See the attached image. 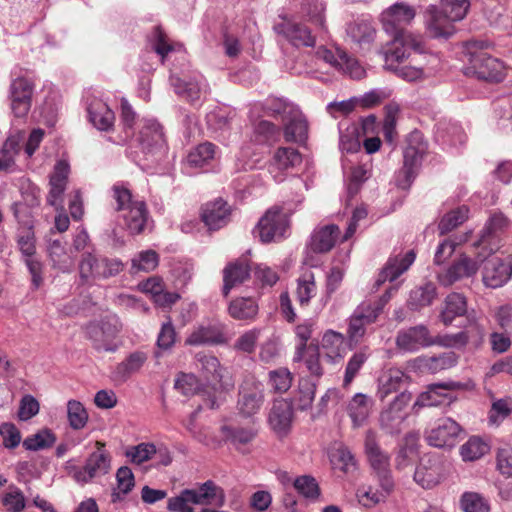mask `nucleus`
Instances as JSON below:
<instances>
[{"label":"nucleus","instance_id":"a19ab883","mask_svg":"<svg viewBox=\"0 0 512 512\" xmlns=\"http://www.w3.org/2000/svg\"><path fill=\"white\" fill-rule=\"evenodd\" d=\"M307 135V120L300 113L293 114L284 126V136L286 141L302 143L307 139Z\"/></svg>","mask_w":512,"mask_h":512},{"label":"nucleus","instance_id":"f257e3e1","mask_svg":"<svg viewBox=\"0 0 512 512\" xmlns=\"http://www.w3.org/2000/svg\"><path fill=\"white\" fill-rule=\"evenodd\" d=\"M425 51L421 36H407L392 40L384 52L385 67L406 81L423 77V63L419 61Z\"/></svg>","mask_w":512,"mask_h":512},{"label":"nucleus","instance_id":"de8ad7c7","mask_svg":"<svg viewBox=\"0 0 512 512\" xmlns=\"http://www.w3.org/2000/svg\"><path fill=\"white\" fill-rule=\"evenodd\" d=\"M369 348L365 347L357 352H355L350 359L348 360V363L346 365L345 369V375H344V381L343 385L347 387L352 383L354 378L357 376L358 372L364 365V363L369 358Z\"/></svg>","mask_w":512,"mask_h":512},{"label":"nucleus","instance_id":"aec40b11","mask_svg":"<svg viewBox=\"0 0 512 512\" xmlns=\"http://www.w3.org/2000/svg\"><path fill=\"white\" fill-rule=\"evenodd\" d=\"M479 269V263L466 256L461 255L445 271L438 273L437 279L440 285L450 287L454 283L474 276Z\"/></svg>","mask_w":512,"mask_h":512},{"label":"nucleus","instance_id":"864d4df0","mask_svg":"<svg viewBox=\"0 0 512 512\" xmlns=\"http://www.w3.org/2000/svg\"><path fill=\"white\" fill-rule=\"evenodd\" d=\"M67 417L72 429L80 430L88 422V413L83 404L77 400H69L67 403Z\"/></svg>","mask_w":512,"mask_h":512},{"label":"nucleus","instance_id":"2eb2a0df","mask_svg":"<svg viewBox=\"0 0 512 512\" xmlns=\"http://www.w3.org/2000/svg\"><path fill=\"white\" fill-rule=\"evenodd\" d=\"M274 30L296 48L313 47L316 42L311 29L291 18H282V21L275 25Z\"/></svg>","mask_w":512,"mask_h":512},{"label":"nucleus","instance_id":"bb28decb","mask_svg":"<svg viewBox=\"0 0 512 512\" xmlns=\"http://www.w3.org/2000/svg\"><path fill=\"white\" fill-rule=\"evenodd\" d=\"M251 266L247 259L228 263L223 269V295L227 297L232 288L244 283L250 276Z\"/></svg>","mask_w":512,"mask_h":512},{"label":"nucleus","instance_id":"5fc2aeb1","mask_svg":"<svg viewBox=\"0 0 512 512\" xmlns=\"http://www.w3.org/2000/svg\"><path fill=\"white\" fill-rule=\"evenodd\" d=\"M55 441V435L50 430L44 429L32 436L27 437L23 441V446L26 450L37 451L52 447Z\"/></svg>","mask_w":512,"mask_h":512},{"label":"nucleus","instance_id":"5701e85b","mask_svg":"<svg viewBox=\"0 0 512 512\" xmlns=\"http://www.w3.org/2000/svg\"><path fill=\"white\" fill-rule=\"evenodd\" d=\"M293 414V407L289 401L274 400L268 416L270 427L279 436L287 435L292 425Z\"/></svg>","mask_w":512,"mask_h":512},{"label":"nucleus","instance_id":"a18cd8bd","mask_svg":"<svg viewBox=\"0 0 512 512\" xmlns=\"http://www.w3.org/2000/svg\"><path fill=\"white\" fill-rule=\"evenodd\" d=\"M302 162L299 151L292 147H279L273 156V165L279 170H287Z\"/></svg>","mask_w":512,"mask_h":512},{"label":"nucleus","instance_id":"c85d7f7f","mask_svg":"<svg viewBox=\"0 0 512 512\" xmlns=\"http://www.w3.org/2000/svg\"><path fill=\"white\" fill-rule=\"evenodd\" d=\"M137 140L144 151L162 148L165 145L162 126L153 119L143 120Z\"/></svg>","mask_w":512,"mask_h":512},{"label":"nucleus","instance_id":"9b49d317","mask_svg":"<svg viewBox=\"0 0 512 512\" xmlns=\"http://www.w3.org/2000/svg\"><path fill=\"white\" fill-rule=\"evenodd\" d=\"M364 444L369 464L377 476L381 489L391 493L395 484L390 469V456L379 446L375 431L366 432Z\"/></svg>","mask_w":512,"mask_h":512},{"label":"nucleus","instance_id":"052dcab7","mask_svg":"<svg viewBox=\"0 0 512 512\" xmlns=\"http://www.w3.org/2000/svg\"><path fill=\"white\" fill-rule=\"evenodd\" d=\"M316 392V385L308 379L299 381L298 392L295 401L299 409L305 410L311 406Z\"/></svg>","mask_w":512,"mask_h":512},{"label":"nucleus","instance_id":"f3484780","mask_svg":"<svg viewBox=\"0 0 512 512\" xmlns=\"http://www.w3.org/2000/svg\"><path fill=\"white\" fill-rule=\"evenodd\" d=\"M396 347L405 352H416L420 348L434 344L433 337L427 326L420 324L401 329L395 338Z\"/></svg>","mask_w":512,"mask_h":512},{"label":"nucleus","instance_id":"ddd939ff","mask_svg":"<svg viewBox=\"0 0 512 512\" xmlns=\"http://www.w3.org/2000/svg\"><path fill=\"white\" fill-rule=\"evenodd\" d=\"M264 403V389L255 379H245L239 386L237 410L243 417L257 414Z\"/></svg>","mask_w":512,"mask_h":512},{"label":"nucleus","instance_id":"8fccbe9b","mask_svg":"<svg viewBox=\"0 0 512 512\" xmlns=\"http://www.w3.org/2000/svg\"><path fill=\"white\" fill-rule=\"evenodd\" d=\"M406 417V413H399V411L389 406L381 413L380 424L389 434H399Z\"/></svg>","mask_w":512,"mask_h":512},{"label":"nucleus","instance_id":"6e6d98bb","mask_svg":"<svg viewBox=\"0 0 512 512\" xmlns=\"http://www.w3.org/2000/svg\"><path fill=\"white\" fill-rule=\"evenodd\" d=\"M292 382V373L287 368L281 367L269 372V384L276 393L287 392Z\"/></svg>","mask_w":512,"mask_h":512},{"label":"nucleus","instance_id":"c756f323","mask_svg":"<svg viewBox=\"0 0 512 512\" xmlns=\"http://www.w3.org/2000/svg\"><path fill=\"white\" fill-rule=\"evenodd\" d=\"M126 228L131 234H140L144 231L148 220V210L144 201H136L132 206L122 212Z\"/></svg>","mask_w":512,"mask_h":512},{"label":"nucleus","instance_id":"e2e57ef3","mask_svg":"<svg viewBox=\"0 0 512 512\" xmlns=\"http://www.w3.org/2000/svg\"><path fill=\"white\" fill-rule=\"evenodd\" d=\"M316 284L312 274L304 276L298 280L296 290L297 300L301 306H307L310 299L316 294Z\"/></svg>","mask_w":512,"mask_h":512},{"label":"nucleus","instance_id":"0e129e2a","mask_svg":"<svg viewBox=\"0 0 512 512\" xmlns=\"http://www.w3.org/2000/svg\"><path fill=\"white\" fill-rule=\"evenodd\" d=\"M348 34L359 43H369L373 40L375 30L368 22H355L348 27Z\"/></svg>","mask_w":512,"mask_h":512},{"label":"nucleus","instance_id":"58836bf2","mask_svg":"<svg viewBox=\"0 0 512 512\" xmlns=\"http://www.w3.org/2000/svg\"><path fill=\"white\" fill-rule=\"evenodd\" d=\"M258 310L257 302L251 297L236 298L228 307L229 315L236 320H254Z\"/></svg>","mask_w":512,"mask_h":512},{"label":"nucleus","instance_id":"603ef678","mask_svg":"<svg viewBox=\"0 0 512 512\" xmlns=\"http://www.w3.org/2000/svg\"><path fill=\"white\" fill-rule=\"evenodd\" d=\"M216 146L213 143L205 142L199 144L187 156V162L192 167H202L215 156Z\"/></svg>","mask_w":512,"mask_h":512},{"label":"nucleus","instance_id":"338daca9","mask_svg":"<svg viewBox=\"0 0 512 512\" xmlns=\"http://www.w3.org/2000/svg\"><path fill=\"white\" fill-rule=\"evenodd\" d=\"M159 263V256L154 250L142 251L138 258L132 260V268L137 271H153Z\"/></svg>","mask_w":512,"mask_h":512},{"label":"nucleus","instance_id":"ea45409f","mask_svg":"<svg viewBox=\"0 0 512 512\" xmlns=\"http://www.w3.org/2000/svg\"><path fill=\"white\" fill-rule=\"evenodd\" d=\"M136 123V113L133 110L132 106L129 104L127 100H122L121 102V115H120V125L122 127V132L118 135V138L114 140L116 144H124L131 140L134 135V125Z\"/></svg>","mask_w":512,"mask_h":512},{"label":"nucleus","instance_id":"0eeeda50","mask_svg":"<svg viewBox=\"0 0 512 512\" xmlns=\"http://www.w3.org/2000/svg\"><path fill=\"white\" fill-rule=\"evenodd\" d=\"M190 504L222 507L225 504L224 490L208 480L198 488L184 489L178 496L170 498L167 509L172 512H194Z\"/></svg>","mask_w":512,"mask_h":512},{"label":"nucleus","instance_id":"3c124183","mask_svg":"<svg viewBox=\"0 0 512 512\" xmlns=\"http://www.w3.org/2000/svg\"><path fill=\"white\" fill-rule=\"evenodd\" d=\"M469 208L465 205L460 206L443 216L439 223L441 234H447L468 218Z\"/></svg>","mask_w":512,"mask_h":512},{"label":"nucleus","instance_id":"412c9836","mask_svg":"<svg viewBox=\"0 0 512 512\" xmlns=\"http://www.w3.org/2000/svg\"><path fill=\"white\" fill-rule=\"evenodd\" d=\"M460 431L461 427L455 420L439 419L435 426L427 432L426 441L429 445L438 448L453 446Z\"/></svg>","mask_w":512,"mask_h":512},{"label":"nucleus","instance_id":"4468645a","mask_svg":"<svg viewBox=\"0 0 512 512\" xmlns=\"http://www.w3.org/2000/svg\"><path fill=\"white\" fill-rule=\"evenodd\" d=\"M464 385L460 382L448 381L441 383H433L427 386L426 391L422 392L416 402L414 408L434 407L443 404H450L455 400L451 392L460 390Z\"/></svg>","mask_w":512,"mask_h":512},{"label":"nucleus","instance_id":"423d86ee","mask_svg":"<svg viewBox=\"0 0 512 512\" xmlns=\"http://www.w3.org/2000/svg\"><path fill=\"white\" fill-rule=\"evenodd\" d=\"M122 329L120 318L116 314H108L86 324L84 333L94 350L114 353L120 347L118 338Z\"/></svg>","mask_w":512,"mask_h":512},{"label":"nucleus","instance_id":"4d7b16f0","mask_svg":"<svg viewBox=\"0 0 512 512\" xmlns=\"http://www.w3.org/2000/svg\"><path fill=\"white\" fill-rule=\"evenodd\" d=\"M460 504L464 512H489L490 510L488 501L476 492L463 493Z\"/></svg>","mask_w":512,"mask_h":512},{"label":"nucleus","instance_id":"6ab92c4d","mask_svg":"<svg viewBox=\"0 0 512 512\" xmlns=\"http://www.w3.org/2000/svg\"><path fill=\"white\" fill-rule=\"evenodd\" d=\"M33 89V83L25 77H18L12 81L10 101L12 112L16 117L22 118L28 114L31 108Z\"/></svg>","mask_w":512,"mask_h":512},{"label":"nucleus","instance_id":"f704fd0d","mask_svg":"<svg viewBox=\"0 0 512 512\" xmlns=\"http://www.w3.org/2000/svg\"><path fill=\"white\" fill-rule=\"evenodd\" d=\"M170 84L174 92L189 103H195L200 100L201 88L197 80L193 78H182L179 75H171Z\"/></svg>","mask_w":512,"mask_h":512},{"label":"nucleus","instance_id":"774afa93","mask_svg":"<svg viewBox=\"0 0 512 512\" xmlns=\"http://www.w3.org/2000/svg\"><path fill=\"white\" fill-rule=\"evenodd\" d=\"M260 330L251 329L243 333L235 341L233 348L238 352L251 354L255 351Z\"/></svg>","mask_w":512,"mask_h":512},{"label":"nucleus","instance_id":"e433bc0d","mask_svg":"<svg viewBox=\"0 0 512 512\" xmlns=\"http://www.w3.org/2000/svg\"><path fill=\"white\" fill-rule=\"evenodd\" d=\"M147 354L142 351L130 353L122 362H120L114 371L115 378L121 381L128 380L131 375L139 372L146 363Z\"/></svg>","mask_w":512,"mask_h":512},{"label":"nucleus","instance_id":"f03ea898","mask_svg":"<svg viewBox=\"0 0 512 512\" xmlns=\"http://www.w3.org/2000/svg\"><path fill=\"white\" fill-rule=\"evenodd\" d=\"M468 0H441V9L431 5L426 10L428 33L434 38H448L455 32L454 22L462 20L469 9Z\"/></svg>","mask_w":512,"mask_h":512},{"label":"nucleus","instance_id":"7ed1b4c3","mask_svg":"<svg viewBox=\"0 0 512 512\" xmlns=\"http://www.w3.org/2000/svg\"><path fill=\"white\" fill-rule=\"evenodd\" d=\"M396 288H390L377 299L361 302L349 317L347 336L349 345H357L366 334L367 326L375 323L383 313L384 307L392 296V291Z\"/></svg>","mask_w":512,"mask_h":512},{"label":"nucleus","instance_id":"cd10ccee","mask_svg":"<svg viewBox=\"0 0 512 512\" xmlns=\"http://www.w3.org/2000/svg\"><path fill=\"white\" fill-rule=\"evenodd\" d=\"M224 342V325L217 321L200 325L186 339L188 345L222 344Z\"/></svg>","mask_w":512,"mask_h":512},{"label":"nucleus","instance_id":"20e7f679","mask_svg":"<svg viewBox=\"0 0 512 512\" xmlns=\"http://www.w3.org/2000/svg\"><path fill=\"white\" fill-rule=\"evenodd\" d=\"M488 41L472 40L467 44L470 54V65L466 74H473L478 79L499 83L506 76L505 66L502 61L487 54L484 50L490 47Z\"/></svg>","mask_w":512,"mask_h":512},{"label":"nucleus","instance_id":"37998d69","mask_svg":"<svg viewBox=\"0 0 512 512\" xmlns=\"http://www.w3.org/2000/svg\"><path fill=\"white\" fill-rule=\"evenodd\" d=\"M418 436L409 433L404 438V445L400 447L395 458V466L398 470H404L411 466L417 453Z\"/></svg>","mask_w":512,"mask_h":512},{"label":"nucleus","instance_id":"09e8293b","mask_svg":"<svg viewBox=\"0 0 512 512\" xmlns=\"http://www.w3.org/2000/svg\"><path fill=\"white\" fill-rule=\"evenodd\" d=\"M118 491H113L111 501L116 503L122 499L121 494H128L135 485L134 475L127 466L120 467L116 473Z\"/></svg>","mask_w":512,"mask_h":512},{"label":"nucleus","instance_id":"b1692460","mask_svg":"<svg viewBox=\"0 0 512 512\" xmlns=\"http://www.w3.org/2000/svg\"><path fill=\"white\" fill-rule=\"evenodd\" d=\"M70 172L69 164L64 161H58L49 178L50 190L47 196V203L51 206H62L63 194L66 190L68 176Z\"/></svg>","mask_w":512,"mask_h":512},{"label":"nucleus","instance_id":"13d9d810","mask_svg":"<svg viewBox=\"0 0 512 512\" xmlns=\"http://www.w3.org/2000/svg\"><path fill=\"white\" fill-rule=\"evenodd\" d=\"M460 452L463 460L474 461L488 452V445L479 437H471L461 446Z\"/></svg>","mask_w":512,"mask_h":512},{"label":"nucleus","instance_id":"79ce46f5","mask_svg":"<svg viewBox=\"0 0 512 512\" xmlns=\"http://www.w3.org/2000/svg\"><path fill=\"white\" fill-rule=\"evenodd\" d=\"M175 388L181 391L183 395L189 396L194 394L202 395L206 407L209 404V393H212L211 390L207 387L199 388L198 379L193 374L182 373L178 376L175 381Z\"/></svg>","mask_w":512,"mask_h":512},{"label":"nucleus","instance_id":"1a4fd4ad","mask_svg":"<svg viewBox=\"0 0 512 512\" xmlns=\"http://www.w3.org/2000/svg\"><path fill=\"white\" fill-rule=\"evenodd\" d=\"M406 143L403 152V167L397 179V185L401 189H408L411 186L428 149V144L422 133L417 130L408 135Z\"/></svg>","mask_w":512,"mask_h":512},{"label":"nucleus","instance_id":"69168bd1","mask_svg":"<svg viewBox=\"0 0 512 512\" xmlns=\"http://www.w3.org/2000/svg\"><path fill=\"white\" fill-rule=\"evenodd\" d=\"M496 469L506 477H512V446L504 445L499 447L496 452Z\"/></svg>","mask_w":512,"mask_h":512},{"label":"nucleus","instance_id":"39448f33","mask_svg":"<svg viewBox=\"0 0 512 512\" xmlns=\"http://www.w3.org/2000/svg\"><path fill=\"white\" fill-rule=\"evenodd\" d=\"M197 366L208 383L209 393L208 408H218L224 399V393L233 387V382L228 372L223 368L219 360L210 354L198 353L196 355Z\"/></svg>","mask_w":512,"mask_h":512},{"label":"nucleus","instance_id":"473e14b6","mask_svg":"<svg viewBox=\"0 0 512 512\" xmlns=\"http://www.w3.org/2000/svg\"><path fill=\"white\" fill-rule=\"evenodd\" d=\"M436 297V285L432 282H426L410 291L407 305L409 309L419 311L426 306H430Z\"/></svg>","mask_w":512,"mask_h":512},{"label":"nucleus","instance_id":"bf43d9fd","mask_svg":"<svg viewBox=\"0 0 512 512\" xmlns=\"http://www.w3.org/2000/svg\"><path fill=\"white\" fill-rule=\"evenodd\" d=\"M112 198L116 202L115 210L123 212L132 206L137 200L133 199L132 192L123 183H116L111 188Z\"/></svg>","mask_w":512,"mask_h":512},{"label":"nucleus","instance_id":"c9c22d12","mask_svg":"<svg viewBox=\"0 0 512 512\" xmlns=\"http://www.w3.org/2000/svg\"><path fill=\"white\" fill-rule=\"evenodd\" d=\"M371 405L372 401L362 393L355 394L350 400L347 406V412L354 428L364 425L369 416Z\"/></svg>","mask_w":512,"mask_h":512},{"label":"nucleus","instance_id":"a878e982","mask_svg":"<svg viewBox=\"0 0 512 512\" xmlns=\"http://www.w3.org/2000/svg\"><path fill=\"white\" fill-rule=\"evenodd\" d=\"M416 254L414 250H410L405 255L390 257L380 272L376 285L380 286L384 282L394 281L404 272H406L410 266L414 263Z\"/></svg>","mask_w":512,"mask_h":512},{"label":"nucleus","instance_id":"f8f14e48","mask_svg":"<svg viewBox=\"0 0 512 512\" xmlns=\"http://www.w3.org/2000/svg\"><path fill=\"white\" fill-rule=\"evenodd\" d=\"M416 16V9L405 3L396 2L381 13L383 29L393 36V40L414 36L406 31Z\"/></svg>","mask_w":512,"mask_h":512},{"label":"nucleus","instance_id":"dca6fc26","mask_svg":"<svg viewBox=\"0 0 512 512\" xmlns=\"http://www.w3.org/2000/svg\"><path fill=\"white\" fill-rule=\"evenodd\" d=\"M444 478V469L440 458L434 454H427L421 458L416 467L413 479L423 489H432Z\"/></svg>","mask_w":512,"mask_h":512},{"label":"nucleus","instance_id":"393cba45","mask_svg":"<svg viewBox=\"0 0 512 512\" xmlns=\"http://www.w3.org/2000/svg\"><path fill=\"white\" fill-rule=\"evenodd\" d=\"M230 214V206L219 198L203 206L201 219L210 230H218L229 222Z\"/></svg>","mask_w":512,"mask_h":512},{"label":"nucleus","instance_id":"7c9ffc66","mask_svg":"<svg viewBox=\"0 0 512 512\" xmlns=\"http://www.w3.org/2000/svg\"><path fill=\"white\" fill-rule=\"evenodd\" d=\"M88 114L92 124L99 130L108 131L114 124V112L102 100H92L88 106Z\"/></svg>","mask_w":512,"mask_h":512},{"label":"nucleus","instance_id":"a211bd4d","mask_svg":"<svg viewBox=\"0 0 512 512\" xmlns=\"http://www.w3.org/2000/svg\"><path fill=\"white\" fill-rule=\"evenodd\" d=\"M512 277V256L492 257L483 268V283L489 288H499Z\"/></svg>","mask_w":512,"mask_h":512},{"label":"nucleus","instance_id":"2f4dec72","mask_svg":"<svg viewBox=\"0 0 512 512\" xmlns=\"http://www.w3.org/2000/svg\"><path fill=\"white\" fill-rule=\"evenodd\" d=\"M340 234L339 227L331 224L316 230L311 238V249L316 253L329 252L335 245Z\"/></svg>","mask_w":512,"mask_h":512},{"label":"nucleus","instance_id":"4c0bfd02","mask_svg":"<svg viewBox=\"0 0 512 512\" xmlns=\"http://www.w3.org/2000/svg\"><path fill=\"white\" fill-rule=\"evenodd\" d=\"M466 311L467 301L465 296L453 292L445 298V306L440 317L442 322L447 326L450 325L456 317L464 315Z\"/></svg>","mask_w":512,"mask_h":512},{"label":"nucleus","instance_id":"9d476101","mask_svg":"<svg viewBox=\"0 0 512 512\" xmlns=\"http://www.w3.org/2000/svg\"><path fill=\"white\" fill-rule=\"evenodd\" d=\"M289 216L283 207L274 205L268 208L253 230L255 237L262 243L278 242L286 237L289 228Z\"/></svg>","mask_w":512,"mask_h":512},{"label":"nucleus","instance_id":"c03bdc74","mask_svg":"<svg viewBox=\"0 0 512 512\" xmlns=\"http://www.w3.org/2000/svg\"><path fill=\"white\" fill-rule=\"evenodd\" d=\"M0 502L6 512H22L26 508V498L22 490L15 485L8 487L0 497Z\"/></svg>","mask_w":512,"mask_h":512},{"label":"nucleus","instance_id":"6e6552de","mask_svg":"<svg viewBox=\"0 0 512 512\" xmlns=\"http://www.w3.org/2000/svg\"><path fill=\"white\" fill-rule=\"evenodd\" d=\"M124 268L121 259L108 257L94 250L83 252L78 264L79 276L84 283L108 280L119 275Z\"/></svg>","mask_w":512,"mask_h":512},{"label":"nucleus","instance_id":"72a5a7b5","mask_svg":"<svg viewBox=\"0 0 512 512\" xmlns=\"http://www.w3.org/2000/svg\"><path fill=\"white\" fill-rule=\"evenodd\" d=\"M223 440L231 443L237 449L241 445H246L254 440L257 431L250 426L243 427L238 425L225 424L220 428Z\"/></svg>","mask_w":512,"mask_h":512},{"label":"nucleus","instance_id":"49530a36","mask_svg":"<svg viewBox=\"0 0 512 512\" xmlns=\"http://www.w3.org/2000/svg\"><path fill=\"white\" fill-rule=\"evenodd\" d=\"M293 486L300 496L310 501H316L321 493L316 479L310 475L298 476L294 479Z\"/></svg>","mask_w":512,"mask_h":512},{"label":"nucleus","instance_id":"4be33fe9","mask_svg":"<svg viewBox=\"0 0 512 512\" xmlns=\"http://www.w3.org/2000/svg\"><path fill=\"white\" fill-rule=\"evenodd\" d=\"M98 451L93 452L87 459L84 467L75 472L74 477L78 482H88L96 476L108 473L110 469V457L105 451L100 450L104 444L97 441Z\"/></svg>","mask_w":512,"mask_h":512},{"label":"nucleus","instance_id":"680f3d73","mask_svg":"<svg viewBox=\"0 0 512 512\" xmlns=\"http://www.w3.org/2000/svg\"><path fill=\"white\" fill-rule=\"evenodd\" d=\"M338 69L348 74L353 79H361L365 75V70L359 64L357 59L349 56L346 52H339Z\"/></svg>","mask_w":512,"mask_h":512}]
</instances>
